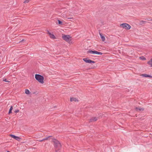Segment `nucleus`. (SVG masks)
Here are the masks:
<instances>
[{"label": "nucleus", "instance_id": "nucleus-25", "mask_svg": "<svg viewBox=\"0 0 152 152\" xmlns=\"http://www.w3.org/2000/svg\"><path fill=\"white\" fill-rule=\"evenodd\" d=\"M24 40L23 39L22 41H21L20 42H22V41H23Z\"/></svg>", "mask_w": 152, "mask_h": 152}, {"label": "nucleus", "instance_id": "nucleus-7", "mask_svg": "<svg viewBox=\"0 0 152 152\" xmlns=\"http://www.w3.org/2000/svg\"><path fill=\"white\" fill-rule=\"evenodd\" d=\"M10 136H11V137H12V138L18 141H20V140L21 139L18 137L15 136L13 134H10Z\"/></svg>", "mask_w": 152, "mask_h": 152}, {"label": "nucleus", "instance_id": "nucleus-12", "mask_svg": "<svg viewBox=\"0 0 152 152\" xmlns=\"http://www.w3.org/2000/svg\"><path fill=\"white\" fill-rule=\"evenodd\" d=\"M147 63L152 67V58Z\"/></svg>", "mask_w": 152, "mask_h": 152}, {"label": "nucleus", "instance_id": "nucleus-23", "mask_svg": "<svg viewBox=\"0 0 152 152\" xmlns=\"http://www.w3.org/2000/svg\"><path fill=\"white\" fill-rule=\"evenodd\" d=\"M145 20H149V21H152V18L150 20H148V18H146L145 19Z\"/></svg>", "mask_w": 152, "mask_h": 152}, {"label": "nucleus", "instance_id": "nucleus-8", "mask_svg": "<svg viewBox=\"0 0 152 152\" xmlns=\"http://www.w3.org/2000/svg\"><path fill=\"white\" fill-rule=\"evenodd\" d=\"M97 120V118L96 117H93L89 121V122H92L93 121H95Z\"/></svg>", "mask_w": 152, "mask_h": 152}, {"label": "nucleus", "instance_id": "nucleus-14", "mask_svg": "<svg viewBox=\"0 0 152 152\" xmlns=\"http://www.w3.org/2000/svg\"><path fill=\"white\" fill-rule=\"evenodd\" d=\"M51 137H52V136H49L47 137H46L43 138L42 140H41V141H39L42 142V141H44V140H48V139L49 138Z\"/></svg>", "mask_w": 152, "mask_h": 152}, {"label": "nucleus", "instance_id": "nucleus-22", "mask_svg": "<svg viewBox=\"0 0 152 152\" xmlns=\"http://www.w3.org/2000/svg\"><path fill=\"white\" fill-rule=\"evenodd\" d=\"M14 111H15V113H17L19 112V110H15Z\"/></svg>", "mask_w": 152, "mask_h": 152}, {"label": "nucleus", "instance_id": "nucleus-13", "mask_svg": "<svg viewBox=\"0 0 152 152\" xmlns=\"http://www.w3.org/2000/svg\"><path fill=\"white\" fill-rule=\"evenodd\" d=\"M147 22L146 21H143V20H141L140 21V24L142 26H143L145 23Z\"/></svg>", "mask_w": 152, "mask_h": 152}, {"label": "nucleus", "instance_id": "nucleus-20", "mask_svg": "<svg viewBox=\"0 0 152 152\" xmlns=\"http://www.w3.org/2000/svg\"><path fill=\"white\" fill-rule=\"evenodd\" d=\"M58 23L59 24V25L62 24V21H61V20H58Z\"/></svg>", "mask_w": 152, "mask_h": 152}, {"label": "nucleus", "instance_id": "nucleus-24", "mask_svg": "<svg viewBox=\"0 0 152 152\" xmlns=\"http://www.w3.org/2000/svg\"><path fill=\"white\" fill-rule=\"evenodd\" d=\"M142 57H143V58L142 59V60H144L145 59V58H144V57L142 56Z\"/></svg>", "mask_w": 152, "mask_h": 152}, {"label": "nucleus", "instance_id": "nucleus-26", "mask_svg": "<svg viewBox=\"0 0 152 152\" xmlns=\"http://www.w3.org/2000/svg\"><path fill=\"white\" fill-rule=\"evenodd\" d=\"M148 19V20H150V19H151L149 18V19Z\"/></svg>", "mask_w": 152, "mask_h": 152}, {"label": "nucleus", "instance_id": "nucleus-19", "mask_svg": "<svg viewBox=\"0 0 152 152\" xmlns=\"http://www.w3.org/2000/svg\"><path fill=\"white\" fill-rule=\"evenodd\" d=\"M3 81L7 82H10V81H8L7 80V79L5 78H3Z\"/></svg>", "mask_w": 152, "mask_h": 152}, {"label": "nucleus", "instance_id": "nucleus-1", "mask_svg": "<svg viewBox=\"0 0 152 152\" xmlns=\"http://www.w3.org/2000/svg\"><path fill=\"white\" fill-rule=\"evenodd\" d=\"M53 142L54 143V145L55 148L59 149L61 147L60 142L57 139L54 138L53 140Z\"/></svg>", "mask_w": 152, "mask_h": 152}, {"label": "nucleus", "instance_id": "nucleus-17", "mask_svg": "<svg viewBox=\"0 0 152 152\" xmlns=\"http://www.w3.org/2000/svg\"><path fill=\"white\" fill-rule=\"evenodd\" d=\"M70 100L71 102H72L74 101L75 102H76L77 101L76 98H74L73 97H71Z\"/></svg>", "mask_w": 152, "mask_h": 152}, {"label": "nucleus", "instance_id": "nucleus-5", "mask_svg": "<svg viewBox=\"0 0 152 152\" xmlns=\"http://www.w3.org/2000/svg\"><path fill=\"white\" fill-rule=\"evenodd\" d=\"M87 53L96 54L100 55H102L103 54V53L102 52H99L96 50H88L87 52Z\"/></svg>", "mask_w": 152, "mask_h": 152}, {"label": "nucleus", "instance_id": "nucleus-21", "mask_svg": "<svg viewBox=\"0 0 152 152\" xmlns=\"http://www.w3.org/2000/svg\"><path fill=\"white\" fill-rule=\"evenodd\" d=\"M30 0H25L24 2V3H28Z\"/></svg>", "mask_w": 152, "mask_h": 152}, {"label": "nucleus", "instance_id": "nucleus-11", "mask_svg": "<svg viewBox=\"0 0 152 152\" xmlns=\"http://www.w3.org/2000/svg\"><path fill=\"white\" fill-rule=\"evenodd\" d=\"M135 109L137 111H143L144 110V109L143 108H140V107L138 108V107H136Z\"/></svg>", "mask_w": 152, "mask_h": 152}, {"label": "nucleus", "instance_id": "nucleus-15", "mask_svg": "<svg viewBox=\"0 0 152 152\" xmlns=\"http://www.w3.org/2000/svg\"><path fill=\"white\" fill-rule=\"evenodd\" d=\"M100 35L101 38L102 40V41H105V38L103 36L102 34H100Z\"/></svg>", "mask_w": 152, "mask_h": 152}, {"label": "nucleus", "instance_id": "nucleus-4", "mask_svg": "<svg viewBox=\"0 0 152 152\" xmlns=\"http://www.w3.org/2000/svg\"><path fill=\"white\" fill-rule=\"evenodd\" d=\"M121 26L124 28L129 30L131 28V26L129 24L126 23H123L121 24L120 25Z\"/></svg>", "mask_w": 152, "mask_h": 152}, {"label": "nucleus", "instance_id": "nucleus-10", "mask_svg": "<svg viewBox=\"0 0 152 152\" xmlns=\"http://www.w3.org/2000/svg\"><path fill=\"white\" fill-rule=\"evenodd\" d=\"M48 33L49 34L50 37L51 38H52L53 39L56 38L55 36L53 34H51L48 31Z\"/></svg>", "mask_w": 152, "mask_h": 152}, {"label": "nucleus", "instance_id": "nucleus-6", "mask_svg": "<svg viewBox=\"0 0 152 152\" xmlns=\"http://www.w3.org/2000/svg\"><path fill=\"white\" fill-rule=\"evenodd\" d=\"M83 60L86 63L91 64L92 63H94L95 61L91 60L88 59V58H85L83 59Z\"/></svg>", "mask_w": 152, "mask_h": 152}, {"label": "nucleus", "instance_id": "nucleus-18", "mask_svg": "<svg viewBox=\"0 0 152 152\" xmlns=\"http://www.w3.org/2000/svg\"><path fill=\"white\" fill-rule=\"evenodd\" d=\"M25 91L26 94H30L29 91L27 89H26L25 90Z\"/></svg>", "mask_w": 152, "mask_h": 152}, {"label": "nucleus", "instance_id": "nucleus-16", "mask_svg": "<svg viewBox=\"0 0 152 152\" xmlns=\"http://www.w3.org/2000/svg\"><path fill=\"white\" fill-rule=\"evenodd\" d=\"M13 109V107L12 106H11L9 111V114H10L12 113V110Z\"/></svg>", "mask_w": 152, "mask_h": 152}, {"label": "nucleus", "instance_id": "nucleus-3", "mask_svg": "<svg viewBox=\"0 0 152 152\" xmlns=\"http://www.w3.org/2000/svg\"><path fill=\"white\" fill-rule=\"evenodd\" d=\"M71 37L69 35H63L62 36V38L66 41L68 42L69 43L71 40Z\"/></svg>", "mask_w": 152, "mask_h": 152}, {"label": "nucleus", "instance_id": "nucleus-9", "mask_svg": "<svg viewBox=\"0 0 152 152\" xmlns=\"http://www.w3.org/2000/svg\"><path fill=\"white\" fill-rule=\"evenodd\" d=\"M140 76H142L144 77H149L150 78H152V76L151 75H148L146 74H141Z\"/></svg>", "mask_w": 152, "mask_h": 152}, {"label": "nucleus", "instance_id": "nucleus-2", "mask_svg": "<svg viewBox=\"0 0 152 152\" xmlns=\"http://www.w3.org/2000/svg\"><path fill=\"white\" fill-rule=\"evenodd\" d=\"M35 78L39 83L42 84L44 83V77L42 76L39 74H36Z\"/></svg>", "mask_w": 152, "mask_h": 152}]
</instances>
